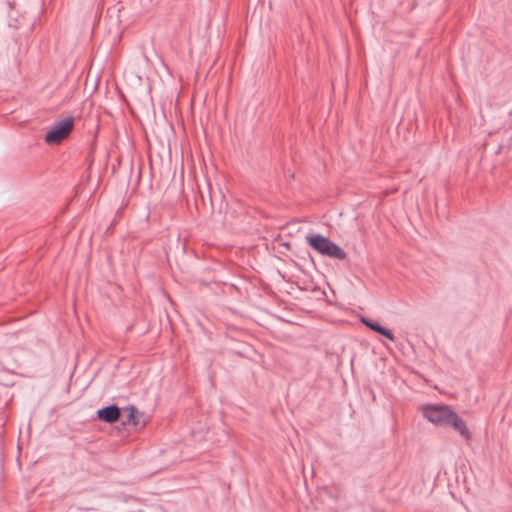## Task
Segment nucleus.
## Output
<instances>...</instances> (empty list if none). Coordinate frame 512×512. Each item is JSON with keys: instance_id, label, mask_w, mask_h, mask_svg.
<instances>
[{"instance_id": "4", "label": "nucleus", "mask_w": 512, "mask_h": 512, "mask_svg": "<svg viewBox=\"0 0 512 512\" xmlns=\"http://www.w3.org/2000/svg\"><path fill=\"white\" fill-rule=\"evenodd\" d=\"M452 427L455 431H457L460 436L466 440L469 441L471 439V433L465 423V421L458 416L457 413L454 411L452 412L448 422L447 427Z\"/></svg>"}, {"instance_id": "6", "label": "nucleus", "mask_w": 512, "mask_h": 512, "mask_svg": "<svg viewBox=\"0 0 512 512\" xmlns=\"http://www.w3.org/2000/svg\"><path fill=\"white\" fill-rule=\"evenodd\" d=\"M360 321L372 331L386 337L390 341H395V336L393 333L386 327L382 326L378 321L366 317H361Z\"/></svg>"}, {"instance_id": "8", "label": "nucleus", "mask_w": 512, "mask_h": 512, "mask_svg": "<svg viewBox=\"0 0 512 512\" xmlns=\"http://www.w3.org/2000/svg\"><path fill=\"white\" fill-rule=\"evenodd\" d=\"M124 412H127L126 421L124 423H129L133 425H137L138 421L136 420V415L138 413L137 409L133 405H129L124 408Z\"/></svg>"}, {"instance_id": "3", "label": "nucleus", "mask_w": 512, "mask_h": 512, "mask_svg": "<svg viewBox=\"0 0 512 512\" xmlns=\"http://www.w3.org/2000/svg\"><path fill=\"white\" fill-rule=\"evenodd\" d=\"M453 410L446 405L427 404L422 408L425 419L437 426L447 427V422Z\"/></svg>"}, {"instance_id": "1", "label": "nucleus", "mask_w": 512, "mask_h": 512, "mask_svg": "<svg viewBox=\"0 0 512 512\" xmlns=\"http://www.w3.org/2000/svg\"><path fill=\"white\" fill-rule=\"evenodd\" d=\"M306 242L321 255L337 260H345L347 257L346 252L340 246L321 234L307 235Z\"/></svg>"}, {"instance_id": "5", "label": "nucleus", "mask_w": 512, "mask_h": 512, "mask_svg": "<svg viewBox=\"0 0 512 512\" xmlns=\"http://www.w3.org/2000/svg\"><path fill=\"white\" fill-rule=\"evenodd\" d=\"M121 410L116 404L105 406L97 411V417L103 422L114 423L118 421Z\"/></svg>"}, {"instance_id": "2", "label": "nucleus", "mask_w": 512, "mask_h": 512, "mask_svg": "<svg viewBox=\"0 0 512 512\" xmlns=\"http://www.w3.org/2000/svg\"><path fill=\"white\" fill-rule=\"evenodd\" d=\"M74 128V118L72 116L65 117L56 121L46 133L44 139L49 145H57L66 139Z\"/></svg>"}, {"instance_id": "7", "label": "nucleus", "mask_w": 512, "mask_h": 512, "mask_svg": "<svg viewBox=\"0 0 512 512\" xmlns=\"http://www.w3.org/2000/svg\"><path fill=\"white\" fill-rule=\"evenodd\" d=\"M1 9L7 12V15L10 19H14L16 23L13 25L15 28H20L23 26L21 22H18V20L13 15L14 10V2L10 0L3 1L1 3Z\"/></svg>"}]
</instances>
